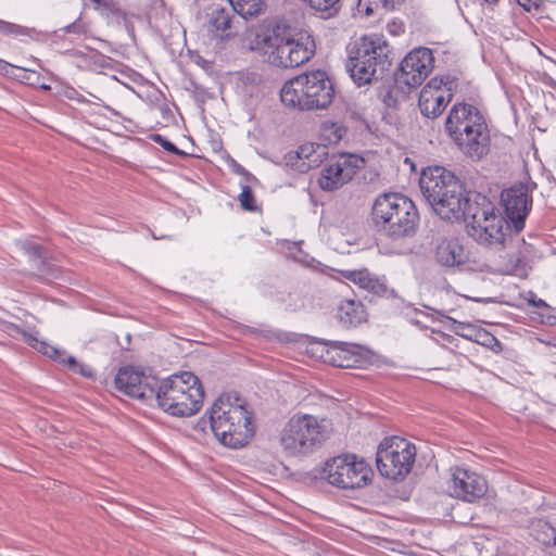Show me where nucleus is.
Returning a JSON list of instances; mask_svg holds the SVG:
<instances>
[{
    "instance_id": "26",
    "label": "nucleus",
    "mask_w": 556,
    "mask_h": 556,
    "mask_svg": "<svg viewBox=\"0 0 556 556\" xmlns=\"http://www.w3.org/2000/svg\"><path fill=\"white\" fill-rule=\"evenodd\" d=\"M532 536L543 545H556V528L545 520H538L531 530Z\"/></svg>"
},
{
    "instance_id": "20",
    "label": "nucleus",
    "mask_w": 556,
    "mask_h": 556,
    "mask_svg": "<svg viewBox=\"0 0 556 556\" xmlns=\"http://www.w3.org/2000/svg\"><path fill=\"white\" fill-rule=\"evenodd\" d=\"M327 155L328 151L325 144L306 143L301 146L298 151L289 152L285 160L287 165L304 173L311 168L318 167Z\"/></svg>"
},
{
    "instance_id": "19",
    "label": "nucleus",
    "mask_w": 556,
    "mask_h": 556,
    "mask_svg": "<svg viewBox=\"0 0 556 556\" xmlns=\"http://www.w3.org/2000/svg\"><path fill=\"white\" fill-rule=\"evenodd\" d=\"M325 346L326 351L321 357L336 367H358L364 361V348L359 344L329 341Z\"/></svg>"
},
{
    "instance_id": "14",
    "label": "nucleus",
    "mask_w": 556,
    "mask_h": 556,
    "mask_svg": "<svg viewBox=\"0 0 556 556\" xmlns=\"http://www.w3.org/2000/svg\"><path fill=\"white\" fill-rule=\"evenodd\" d=\"M529 184H518L502 192V202L507 219V228L520 232L532 205Z\"/></svg>"
},
{
    "instance_id": "23",
    "label": "nucleus",
    "mask_w": 556,
    "mask_h": 556,
    "mask_svg": "<svg viewBox=\"0 0 556 556\" xmlns=\"http://www.w3.org/2000/svg\"><path fill=\"white\" fill-rule=\"evenodd\" d=\"M337 315L340 323L345 327H357L367 320V313L363 303L352 299L340 302Z\"/></svg>"
},
{
    "instance_id": "40",
    "label": "nucleus",
    "mask_w": 556,
    "mask_h": 556,
    "mask_svg": "<svg viewBox=\"0 0 556 556\" xmlns=\"http://www.w3.org/2000/svg\"><path fill=\"white\" fill-rule=\"evenodd\" d=\"M96 5L97 8H104V9H108V10H112V8L114 7L113 2L110 1V0H91Z\"/></svg>"
},
{
    "instance_id": "6",
    "label": "nucleus",
    "mask_w": 556,
    "mask_h": 556,
    "mask_svg": "<svg viewBox=\"0 0 556 556\" xmlns=\"http://www.w3.org/2000/svg\"><path fill=\"white\" fill-rule=\"evenodd\" d=\"M371 217L377 231L393 240L414 236L419 220L414 202L396 192L379 194L372 204Z\"/></svg>"
},
{
    "instance_id": "28",
    "label": "nucleus",
    "mask_w": 556,
    "mask_h": 556,
    "mask_svg": "<svg viewBox=\"0 0 556 556\" xmlns=\"http://www.w3.org/2000/svg\"><path fill=\"white\" fill-rule=\"evenodd\" d=\"M402 84H396L393 86H387L380 89L379 98L388 108H396L400 102V99H404V92L401 91L400 86Z\"/></svg>"
},
{
    "instance_id": "13",
    "label": "nucleus",
    "mask_w": 556,
    "mask_h": 556,
    "mask_svg": "<svg viewBox=\"0 0 556 556\" xmlns=\"http://www.w3.org/2000/svg\"><path fill=\"white\" fill-rule=\"evenodd\" d=\"M434 58L428 48L410 51L401 62L395 73V83L410 88L420 86L433 68Z\"/></svg>"
},
{
    "instance_id": "4",
    "label": "nucleus",
    "mask_w": 556,
    "mask_h": 556,
    "mask_svg": "<svg viewBox=\"0 0 556 556\" xmlns=\"http://www.w3.org/2000/svg\"><path fill=\"white\" fill-rule=\"evenodd\" d=\"M445 129L466 156L480 160L489 152L488 126L476 106L463 102L455 103L446 117Z\"/></svg>"
},
{
    "instance_id": "30",
    "label": "nucleus",
    "mask_w": 556,
    "mask_h": 556,
    "mask_svg": "<svg viewBox=\"0 0 556 556\" xmlns=\"http://www.w3.org/2000/svg\"><path fill=\"white\" fill-rule=\"evenodd\" d=\"M315 11L332 16L340 10V0H304Z\"/></svg>"
},
{
    "instance_id": "22",
    "label": "nucleus",
    "mask_w": 556,
    "mask_h": 556,
    "mask_svg": "<svg viewBox=\"0 0 556 556\" xmlns=\"http://www.w3.org/2000/svg\"><path fill=\"white\" fill-rule=\"evenodd\" d=\"M343 276L374 295L383 296L389 291L388 286L368 269L346 270Z\"/></svg>"
},
{
    "instance_id": "12",
    "label": "nucleus",
    "mask_w": 556,
    "mask_h": 556,
    "mask_svg": "<svg viewBox=\"0 0 556 556\" xmlns=\"http://www.w3.org/2000/svg\"><path fill=\"white\" fill-rule=\"evenodd\" d=\"M372 471L355 455H341L326 462L323 468V478L339 489H357L365 486L370 480Z\"/></svg>"
},
{
    "instance_id": "42",
    "label": "nucleus",
    "mask_w": 556,
    "mask_h": 556,
    "mask_svg": "<svg viewBox=\"0 0 556 556\" xmlns=\"http://www.w3.org/2000/svg\"><path fill=\"white\" fill-rule=\"evenodd\" d=\"M401 0H381L382 5L386 9H394L396 3H399Z\"/></svg>"
},
{
    "instance_id": "36",
    "label": "nucleus",
    "mask_w": 556,
    "mask_h": 556,
    "mask_svg": "<svg viewBox=\"0 0 556 556\" xmlns=\"http://www.w3.org/2000/svg\"><path fill=\"white\" fill-rule=\"evenodd\" d=\"M0 31L7 35L14 34L18 35L22 34V28L18 25L8 23L0 20Z\"/></svg>"
},
{
    "instance_id": "44",
    "label": "nucleus",
    "mask_w": 556,
    "mask_h": 556,
    "mask_svg": "<svg viewBox=\"0 0 556 556\" xmlns=\"http://www.w3.org/2000/svg\"><path fill=\"white\" fill-rule=\"evenodd\" d=\"M10 66L8 62L0 60V73H7Z\"/></svg>"
},
{
    "instance_id": "35",
    "label": "nucleus",
    "mask_w": 556,
    "mask_h": 556,
    "mask_svg": "<svg viewBox=\"0 0 556 556\" xmlns=\"http://www.w3.org/2000/svg\"><path fill=\"white\" fill-rule=\"evenodd\" d=\"M377 8L378 3L376 0H358L357 3L358 13L365 14L366 16L372 15Z\"/></svg>"
},
{
    "instance_id": "43",
    "label": "nucleus",
    "mask_w": 556,
    "mask_h": 556,
    "mask_svg": "<svg viewBox=\"0 0 556 556\" xmlns=\"http://www.w3.org/2000/svg\"><path fill=\"white\" fill-rule=\"evenodd\" d=\"M530 303L533 304L536 307H547V304L542 299H539V300L531 299Z\"/></svg>"
},
{
    "instance_id": "37",
    "label": "nucleus",
    "mask_w": 556,
    "mask_h": 556,
    "mask_svg": "<svg viewBox=\"0 0 556 556\" xmlns=\"http://www.w3.org/2000/svg\"><path fill=\"white\" fill-rule=\"evenodd\" d=\"M62 30L64 33H73V34L81 35V34L86 33V26L79 20H77V21L73 22L72 24L65 26Z\"/></svg>"
},
{
    "instance_id": "33",
    "label": "nucleus",
    "mask_w": 556,
    "mask_h": 556,
    "mask_svg": "<svg viewBox=\"0 0 556 556\" xmlns=\"http://www.w3.org/2000/svg\"><path fill=\"white\" fill-rule=\"evenodd\" d=\"M325 136L331 143L339 142L345 134V129L338 124H331L324 128Z\"/></svg>"
},
{
    "instance_id": "38",
    "label": "nucleus",
    "mask_w": 556,
    "mask_h": 556,
    "mask_svg": "<svg viewBox=\"0 0 556 556\" xmlns=\"http://www.w3.org/2000/svg\"><path fill=\"white\" fill-rule=\"evenodd\" d=\"M457 329H462V332L459 330H457V333H459L460 336H463V337H465L467 339H470V340H475L476 332L478 331V330H475L469 325H465L463 323H458V328Z\"/></svg>"
},
{
    "instance_id": "2",
    "label": "nucleus",
    "mask_w": 556,
    "mask_h": 556,
    "mask_svg": "<svg viewBox=\"0 0 556 556\" xmlns=\"http://www.w3.org/2000/svg\"><path fill=\"white\" fill-rule=\"evenodd\" d=\"M419 187L433 211L445 220L463 219L467 206L473 201V194L465 191L457 177L440 166L424 169Z\"/></svg>"
},
{
    "instance_id": "27",
    "label": "nucleus",
    "mask_w": 556,
    "mask_h": 556,
    "mask_svg": "<svg viewBox=\"0 0 556 556\" xmlns=\"http://www.w3.org/2000/svg\"><path fill=\"white\" fill-rule=\"evenodd\" d=\"M232 11L244 18L258 15L264 8L263 0H229Z\"/></svg>"
},
{
    "instance_id": "9",
    "label": "nucleus",
    "mask_w": 556,
    "mask_h": 556,
    "mask_svg": "<svg viewBox=\"0 0 556 556\" xmlns=\"http://www.w3.org/2000/svg\"><path fill=\"white\" fill-rule=\"evenodd\" d=\"M463 218L468 222L467 232L480 244L493 248H505L510 238L507 237V222L494 213L493 204L486 197L479 193L473 194V201L467 206Z\"/></svg>"
},
{
    "instance_id": "8",
    "label": "nucleus",
    "mask_w": 556,
    "mask_h": 556,
    "mask_svg": "<svg viewBox=\"0 0 556 556\" xmlns=\"http://www.w3.org/2000/svg\"><path fill=\"white\" fill-rule=\"evenodd\" d=\"M334 89L325 71L316 70L301 74L281 88V102L301 111L325 110L333 101Z\"/></svg>"
},
{
    "instance_id": "1",
    "label": "nucleus",
    "mask_w": 556,
    "mask_h": 556,
    "mask_svg": "<svg viewBox=\"0 0 556 556\" xmlns=\"http://www.w3.org/2000/svg\"><path fill=\"white\" fill-rule=\"evenodd\" d=\"M200 422L208 424L215 438L230 448L245 446L255 431L244 402L230 393L219 395Z\"/></svg>"
},
{
    "instance_id": "45",
    "label": "nucleus",
    "mask_w": 556,
    "mask_h": 556,
    "mask_svg": "<svg viewBox=\"0 0 556 556\" xmlns=\"http://www.w3.org/2000/svg\"><path fill=\"white\" fill-rule=\"evenodd\" d=\"M235 169L238 174H241V175H248V172L244 169L243 166H241L240 164H235Z\"/></svg>"
},
{
    "instance_id": "32",
    "label": "nucleus",
    "mask_w": 556,
    "mask_h": 556,
    "mask_svg": "<svg viewBox=\"0 0 556 556\" xmlns=\"http://www.w3.org/2000/svg\"><path fill=\"white\" fill-rule=\"evenodd\" d=\"M241 206L247 211H255V199L252 189L249 186H243L239 194Z\"/></svg>"
},
{
    "instance_id": "21",
    "label": "nucleus",
    "mask_w": 556,
    "mask_h": 556,
    "mask_svg": "<svg viewBox=\"0 0 556 556\" xmlns=\"http://www.w3.org/2000/svg\"><path fill=\"white\" fill-rule=\"evenodd\" d=\"M434 258L443 267H459L468 261V253L458 240H442L435 247Z\"/></svg>"
},
{
    "instance_id": "25",
    "label": "nucleus",
    "mask_w": 556,
    "mask_h": 556,
    "mask_svg": "<svg viewBox=\"0 0 556 556\" xmlns=\"http://www.w3.org/2000/svg\"><path fill=\"white\" fill-rule=\"evenodd\" d=\"M20 244L21 248L31 257L35 263V267L41 277L46 278L53 276L52 270L46 266L47 257L43 254L41 245L28 240L22 241Z\"/></svg>"
},
{
    "instance_id": "15",
    "label": "nucleus",
    "mask_w": 556,
    "mask_h": 556,
    "mask_svg": "<svg viewBox=\"0 0 556 556\" xmlns=\"http://www.w3.org/2000/svg\"><path fill=\"white\" fill-rule=\"evenodd\" d=\"M157 380L156 377L126 367L118 370L115 386L126 395L149 401L154 399Z\"/></svg>"
},
{
    "instance_id": "3",
    "label": "nucleus",
    "mask_w": 556,
    "mask_h": 556,
    "mask_svg": "<svg viewBox=\"0 0 556 556\" xmlns=\"http://www.w3.org/2000/svg\"><path fill=\"white\" fill-rule=\"evenodd\" d=\"M257 45L270 64L285 68L300 66L315 53V42L308 34L294 33L285 24H275L258 34Z\"/></svg>"
},
{
    "instance_id": "34",
    "label": "nucleus",
    "mask_w": 556,
    "mask_h": 556,
    "mask_svg": "<svg viewBox=\"0 0 556 556\" xmlns=\"http://www.w3.org/2000/svg\"><path fill=\"white\" fill-rule=\"evenodd\" d=\"M151 138L155 143L160 144L164 150L175 153V154H178V155L184 154L173 142L168 141L162 135L154 134L151 136Z\"/></svg>"
},
{
    "instance_id": "18",
    "label": "nucleus",
    "mask_w": 556,
    "mask_h": 556,
    "mask_svg": "<svg viewBox=\"0 0 556 556\" xmlns=\"http://www.w3.org/2000/svg\"><path fill=\"white\" fill-rule=\"evenodd\" d=\"M451 89L445 88L441 79L432 78L419 93L418 106L427 118L440 116L452 100Z\"/></svg>"
},
{
    "instance_id": "41",
    "label": "nucleus",
    "mask_w": 556,
    "mask_h": 556,
    "mask_svg": "<svg viewBox=\"0 0 556 556\" xmlns=\"http://www.w3.org/2000/svg\"><path fill=\"white\" fill-rule=\"evenodd\" d=\"M518 4L530 11L532 7H536V0H517Z\"/></svg>"
},
{
    "instance_id": "29",
    "label": "nucleus",
    "mask_w": 556,
    "mask_h": 556,
    "mask_svg": "<svg viewBox=\"0 0 556 556\" xmlns=\"http://www.w3.org/2000/svg\"><path fill=\"white\" fill-rule=\"evenodd\" d=\"M25 341L33 346L34 349L38 350L43 355H47L53 359L60 361L62 357V352H60L58 349H55L52 345L47 344L46 342L39 341L37 338L24 333Z\"/></svg>"
},
{
    "instance_id": "5",
    "label": "nucleus",
    "mask_w": 556,
    "mask_h": 556,
    "mask_svg": "<svg viewBox=\"0 0 556 556\" xmlns=\"http://www.w3.org/2000/svg\"><path fill=\"white\" fill-rule=\"evenodd\" d=\"M391 63V48L382 36H364L348 46L345 66L357 86L381 79Z\"/></svg>"
},
{
    "instance_id": "16",
    "label": "nucleus",
    "mask_w": 556,
    "mask_h": 556,
    "mask_svg": "<svg viewBox=\"0 0 556 556\" xmlns=\"http://www.w3.org/2000/svg\"><path fill=\"white\" fill-rule=\"evenodd\" d=\"M452 494L468 503L482 498L488 491L486 480L476 471L456 467L451 473Z\"/></svg>"
},
{
    "instance_id": "7",
    "label": "nucleus",
    "mask_w": 556,
    "mask_h": 556,
    "mask_svg": "<svg viewBox=\"0 0 556 556\" xmlns=\"http://www.w3.org/2000/svg\"><path fill=\"white\" fill-rule=\"evenodd\" d=\"M154 399L165 413L176 417H189L202 407L204 390L194 374L184 371L159 379Z\"/></svg>"
},
{
    "instance_id": "17",
    "label": "nucleus",
    "mask_w": 556,
    "mask_h": 556,
    "mask_svg": "<svg viewBox=\"0 0 556 556\" xmlns=\"http://www.w3.org/2000/svg\"><path fill=\"white\" fill-rule=\"evenodd\" d=\"M358 159L353 155H342L321 170L318 184L323 190L332 191L349 182L356 174Z\"/></svg>"
},
{
    "instance_id": "24",
    "label": "nucleus",
    "mask_w": 556,
    "mask_h": 556,
    "mask_svg": "<svg viewBox=\"0 0 556 556\" xmlns=\"http://www.w3.org/2000/svg\"><path fill=\"white\" fill-rule=\"evenodd\" d=\"M207 24L211 31L222 33L230 28L232 13L231 10L220 5L212 4L206 10Z\"/></svg>"
},
{
    "instance_id": "39",
    "label": "nucleus",
    "mask_w": 556,
    "mask_h": 556,
    "mask_svg": "<svg viewBox=\"0 0 556 556\" xmlns=\"http://www.w3.org/2000/svg\"><path fill=\"white\" fill-rule=\"evenodd\" d=\"M482 340V343L485 344L489 341H495V338L491 336L485 330H478L476 332L475 341L480 342Z\"/></svg>"
},
{
    "instance_id": "46",
    "label": "nucleus",
    "mask_w": 556,
    "mask_h": 556,
    "mask_svg": "<svg viewBox=\"0 0 556 556\" xmlns=\"http://www.w3.org/2000/svg\"><path fill=\"white\" fill-rule=\"evenodd\" d=\"M486 3L489 4H494L496 3L498 0H484Z\"/></svg>"
},
{
    "instance_id": "31",
    "label": "nucleus",
    "mask_w": 556,
    "mask_h": 556,
    "mask_svg": "<svg viewBox=\"0 0 556 556\" xmlns=\"http://www.w3.org/2000/svg\"><path fill=\"white\" fill-rule=\"evenodd\" d=\"M59 362L62 364H66L73 372L80 374L86 377L91 376V370L89 368H86L84 365L79 364L73 356H65L64 353H62V357L60 358Z\"/></svg>"
},
{
    "instance_id": "11",
    "label": "nucleus",
    "mask_w": 556,
    "mask_h": 556,
    "mask_svg": "<svg viewBox=\"0 0 556 556\" xmlns=\"http://www.w3.org/2000/svg\"><path fill=\"white\" fill-rule=\"evenodd\" d=\"M416 447L404 438L384 439L378 446L376 463L381 476L397 480L406 477L414 465Z\"/></svg>"
},
{
    "instance_id": "10",
    "label": "nucleus",
    "mask_w": 556,
    "mask_h": 556,
    "mask_svg": "<svg viewBox=\"0 0 556 556\" xmlns=\"http://www.w3.org/2000/svg\"><path fill=\"white\" fill-rule=\"evenodd\" d=\"M327 437L325 420L308 414H295L282 429L280 443L289 455H307L319 448Z\"/></svg>"
}]
</instances>
